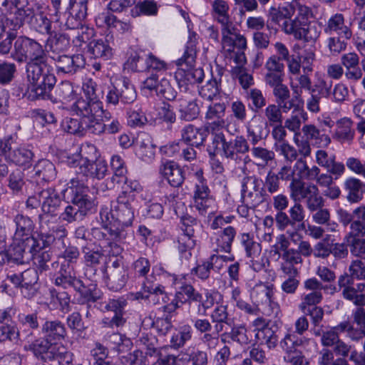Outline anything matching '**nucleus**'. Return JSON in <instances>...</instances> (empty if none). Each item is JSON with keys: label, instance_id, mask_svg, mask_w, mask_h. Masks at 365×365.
<instances>
[{"label": "nucleus", "instance_id": "f257e3e1", "mask_svg": "<svg viewBox=\"0 0 365 365\" xmlns=\"http://www.w3.org/2000/svg\"><path fill=\"white\" fill-rule=\"evenodd\" d=\"M14 47L13 58L19 63L27 61L28 99L43 98L56 82L52 66L48 63L46 50L40 43L26 36L19 37Z\"/></svg>", "mask_w": 365, "mask_h": 365}, {"label": "nucleus", "instance_id": "f03ea898", "mask_svg": "<svg viewBox=\"0 0 365 365\" xmlns=\"http://www.w3.org/2000/svg\"><path fill=\"white\" fill-rule=\"evenodd\" d=\"M2 6L6 11V21L12 26V30H17L27 22L39 33L51 34V21L41 13L35 14L28 0H4Z\"/></svg>", "mask_w": 365, "mask_h": 365}, {"label": "nucleus", "instance_id": "7ed1b4c3", "mask_svg": "<svg viewBox=\"0 0 365 365\" xmlns=\"http://www.w3.org/2000/svg\"><path fill=\"white\" fill-rule=\"evenodd\" d=\"M73 189L71 203L66 207L60 218L69 223L82 221L86 216L92 214L96 209V199L87 186L81 184L78 180H71Z\"/></svg>", "mask_w": 365, "mask_h": 365}, {"label": "nucleus", "instance_id": "20e7f679", "mask_svg": "<svg viewBox=\"0 0 365 365\" xmlns=\"http://www.w3.org/2000/svg\"><path fill=\"white\" fill-rule=\"evenodd\" d=\"M297 14L290 21H284L280 25L282 31L295 40L314 44L320 36L321 31L314 22H309L312 16L311 9L305 5L297 4Z\"/></svg>", "mask_w": 365, "mask_h": 365}, {"label": "nucleus", "instance_id": "39448f33", "mask_svg": "<svg viewBox=\"0 0 365 365\" xmlns=\"http://www.w3.org/2000/svg\"><path fill=\"white\" fill-rule=\"evenodd\" d=\"M196 34L190 33L183 56L177 61V65L186 66V69L178 68L175 72V80L180 88L187 89L188 85L200 82L204 76L202 69H193L196 58Z\"/></svg>", "mask_w": 365, "mask_h": 365}, {"label": "nucleus", "instance_id": "423d86ee", "mask_svg": "<svg viewBox=\"0 0 365 365\" xmlns=\"http://www.w3.org/2000/svg\"><path fill=\"white\" fill-rule=\"evenodd\" d=\"M337 283L343 298L358 307L352 313L354 322L358 325L364 324L365 309L363 307L365 306V283H358L354 287V280L347 273L341 274Z\"/></svg>", "mask_w": 365, "mask_h": 365}, {"label": "nucleus", "instance_id": "0eeeda50", "mask_svg": "<svg viewBox=\"0 0 365 365\" xmlns=\"http://www.w3.org/2000/svg\"><path fill=\"white\" fill-rule=\"evenodd\" d=\"M29 346L35 356L43 362L57 359L70 364L73 360L72 354L63 344L52 342L45 336L35 340Z\"/></svg>", "mask_w": 365, "mask_h": 365}, {"label": "nucleus", "instance_id": "6e6552de", "mask_svg": "<svg viewBox=\"0 0 365 365\" xmlns=\"http://www.w3.org/2000/svg\"><path fill=\"white\" fill-rule=\"evenodd\" d=\"M88 108L83 99H78L73 106V109L81 117V126L83 131L99 135L106 130V124L102 122L101 117L103 113V108L99 104H94Z\"/></svg>", "mask_w": 365, "mask_h": 365}, {"label": "nucleus", "instance_id": "1a4fd4ad", "mask_svg": "<svg viewBox=\"0 0 365 365\" xmlns=\"http://www.w3.org/2000/svg\"><path fill=\"white\" fill-rule=\"evenodd\" d=\"M304 288L308 292L302 294L299 309L305 312L308 309L317 306L323 299L322 290H327L331 294L339 292V286L331 284L324 285L315 277L306 279L304 282Z\"/></svg>", "mask_w": 365, "mask_h": 365}, {"label": "nucleus", "instance_id": "9d476101", "mask_svg": "<svg viewBox=\"0 0 365 365\" xmlns=\"http://www.w3.org/2000/svg\"><path fill=\"white\" fill-rule=\"evenodd\" d=\"M45 247V242L42 239L36 237H26L16 239L6 250L7 262L14 264H24L30 259L31 252L38 251V249Z\"/></svg>", "mask_w": 365, "mask_h": 365}, {"label": "nucleus", "instance_id": "9b49d317", "mask_svg": "<svg viewBox=\"0 0 365 365\" xmlns=\"http://www.w3.org/2000/svg\"><path fill=\"white\" fill-rule=\"evenodd\" d=\"M127 301L123 297L108 299L100 303L101 311L107 314L101 321L103 327L115 329L123 327L125 323V307Z\"/></svg>", "mask_w": 365, "mask_h": 365}, {"label": "nucleus", "instance_id": "f8f14e48", "mask_svg": "<svg viewBox=\"0 0 365 365\" xmlns=\"http://www.w3.org/2000/svg\"><path fill=\"white\" fill-rule=\"evenodd\" d=\"M207 152L211 158L220 155L235 163H240L242 161V156L237 153L234 141L227 142L222 133H217L212 137V142L207 147Z\"/></svg>", "mask_w": 365, "mask_h": 365}, {"label": "nucleus", "instance_id": "ddd939ff", "mask_svg": "<svg viewBox=\"0 0 365 365\" xmlns=\"http://www.w3.org/2000/svg\"><path fill=\"white\" fill-rule=\"evenodd\" d=\"M222 46L227 53L234 52L235 48L245 50L247 48V39L240 34V30L230 20L222 24Z\"/></svg>", "mask_w": 365, "mask_h": 365}, {"label": "nucleus", "instance_id": "4468645a", "mask_svg": "<svg viewBox=\"0 0 365 365\" xmlns=\"http://www.w3.org/2000/svg\"><path fill=\"white\" fill-rule=\"evenodd\" d=\"M194 176L196 179L193 195L195 207L201 215H205L212 207L214 200L210 197V190L203 176L202 170H197Z\"/></svg>", "mask_w": 365, "mask_h": 365}, {"label": "nucleus", "instance_id": "2eb2a0df", "mask_svg": "<svg viewBox=\"0 0 365 365\" xmlns=\"http://www.w3.org/2000/svg\"><path fill=\"white\" fill-rule=\"evenodd\" d=\"M105 274L107 287L114 292L120 290L128 279V269L120 259H115L111 264L106 267Z\"/></svg>", "mask_w": 365, "mask_h": 365}, {"label": "nucleus", "instance_id": "dca6fc26", "mask_svg": "<svg viewBox=\"0 0 365 365\" xmlns=\"http://www.w3.org/2000/svg\"><path fill=\"white\" fill-rule=\"evenodd\" d=\"M259 186V180L255 176H248L242 179V201L251 206L252 209H255L264 200L262 189H260Z\"/></svg>", "mask_w": 365, "mask_h": 365}, {"label": "nucleus", "instance_id": "f3484780", "mask_svg": "<svg viewBox=\"0 0 365 365\" xmlns=\"http://www.w3.org/2000/svg\"><path fill=\"white\" fill-rule=\"evenodd\" d=\"M344 242L352 255L361 257L365 255V228L358 222H352L350 231L345 235Z\"/></svg>", "mask_w": 365, "mask_h": 365}, {"label": "nucleus", "instance_id": "a211bd4d", "mask_svg": "<svg viewBox=\"0 0 365 365\" xmlns=\"http://www.w3.org/2000/svg\"><path fill=\"white\" fill-rule=\"evenodd\" d=\"M240 242L245 250L246 256L250 259L252 268L256 272L262 270L264 264L261 245L254 240L252 235L246 232L240 235Z\"/></svg>", "mask_w": 365, "mask_h": 365}, {"label": "nucleus", "instance_id": "6ab92c4d", "mask_svg": "<svg viewBox=\"0 0 365 365\" xmlns=\"http://www.w3.org/2000/svg\"><path fill=\"white\" fill-rule=\"evenodd\" d=\"M133 201L118 196L115 204L111 209V217L115 222L123 226L130 225L134 219Z\"/></svg>", "mask_w": 365, "mask_h": 365}, {"label": "nucleus", "instance_id": "aec40b11", "mask_svg": "<svg viewBox=\"0 0 365 365\" xmlns=\"http://www.w3.org/2000/svg\"><path fill=\"white\" fill-rule=\"evenodd\" d=\"M225 110V103H214L207 106L205 119L211 121L209 128L212 136H215L217 133H222L221 130L225 127L226 122L224 119Z\"/></svg>", "mask_w": 365, "mask_h": 365}, {"label": "nucleus", "instance_id": "412c9836", "mask_svg": "<svg viewBox=\"0 0 365 365\" xmlns=\"http://www.w3.org/2000/svg\"><path fill=\"white\" fill-rule=\"evenodd\" d=\"M55 284L59 288L73 289L75 291H81L83 288V282L76 277L74 267L68 265H61L55 279Z\"/></svg>", "mask_w": 365, "mask_h": 365}, {"label": "nucleus", "instance_id": "4be33fe9", "mask_svg": "<svg viewBox=\"0 0 365 365\" xmlns=\"http://www.w3.org/2000/svg\"><path fill=\"white\" fill-rule=\"evenodd\" d=\"M108 165L103 160H90L88 157L82 158L78 173L91 178L103 179L108 173Z\"/></svg>", "mask_w": 365, "mask_h": 365}, {"label": "nucleus", "instance_id": "5701e85b", "mask_svg": "<svg viewBox=\"0 0 365 365\" xmlns=\"http://www.w3.org/2000/svg\"><path fill=\"white\" fill-rule=\"evenodd\" d=\"M311 342V339L304 336L299 337L292 329H288L279 341V346L286 353L290 354L300 349H305Z\"/></svg>", "mask_w": 365, "mask_h": 365}, {"label": "nucleus", "instance_id": "b1692460", "mask_svg": "<svg viewBox=\"0 0 365 365\" xmlns=\"http://www.w3.org/2000/svg\"><path fill=\"white\" fill-rule=\"evenodd\" d=\"M54 60L58 71L64 73L73 74L79 69L83 68L86 64L85 58L82 54L61 55Z\"/></svg>", "mask_w": 365, "mask_h": 365}, {"label": "nucleus", "instance_id": "393cba45", "mask_svg": "<svg viewBox=\"0 0 365 365\" xmlns=\"http://www.w3.org/2000/svg\"><path fill=\"white\" fill-rule=\"evenodd\" d=\"M316 163L327 170L329 173L337 177H339L345 172V166L342 163L335 160V155H329V153L322 149L318 150L315 154Z\"/></svg>", "mask_w": 365, "mask_h": 365}, {"label": "nucleus", "instance_id": "a878e982", "mask_svg": "<svg viewBox=\"0 0 365 365\" xmlns=\"http://www.w3.org/2000/svg\"><path fill=\"white\" fill-rule=\"evenodd\" d=\"M201 299V294L197 292L191 284H185L180 288V291L176 292L175 299L168 305L163 307L165 312H172L180 307L181 304L188 300L190 302H197Z\"/></svg>", "mask_w": 365, "mask_h": 365}, {"label": "nucleus", "instance_id": "bb28decb", "mask_svg": "<svg viewBox=\"0 0 365 365\" xmlns=\"http://www.w3.org/2000/svg\"><path fill=\"white\" fill-rule=\"evenodd\" d=\"M290 197L294 200H304L307 203L309 199H312L319 193L317 185L313 183L306 184L304 181L295 180L290 182L289 186Z\"/></svg>", "mask_w": 365, "mask_h": 365}, {"label": "nucleus", "instance_id": "cd10ccee", "mask_svg": "<svg viewBox=\"0 0 365 365\" xmlns=\"http://www.w3.org/2000/svg\"><path fill=\"white\" fill-rule=\"evenodd\" d=\"M324 31L327 34H336L345 39H350L352 36L351 29L345 25L344 17L341 14H335L327 20Z\"/></svg>", "mask_w": 365, "mask_h": 365}, {"label": "nucleus", "instance_id": "c85d7f7f", "mask_svg": "<svg viewBox=\"0 0 365 365\" xmlns=\"http://www.w3.org/2000/svg\"><path fill=\"white\" fill-rule=\"evenodd\" d=\"M236 234V229L232 226H227L216 234L212 240L214 251L230 253Z\"/></svg>", "mask_w": 365, "mask_h": 365}, {"label": "nucleus", "instance_id": "c756f323", "mask_svg": "<svg viewBox=\"0 0 365 365\" xmlns=\"http://www.w3.org/2000/svg\"><path fill=\"white\" fill-rule=\"evenodd\" d=\"M160 173L168 183L175 187L181 186L185 180L182 169L173 161L163 163L160 168Z\"/></svg>", "mask_w": 365, "mask_h": 365}, {"label": "nucleus", "instance_id": "7c9ffc66", "mask_svg": "<svg viewBox=\"0 0 365 365\" xmlns=\"http://www.w3.org/2000/svg\"><path fill=\"white\" fill-rule=\"evenodd\" d=\"M42 210L45 213L54 215L61 203L58 192L53 187L43 190L38 193Z\"/></svg>", "mask_w": 365, "mask_h": 365}, {"label": "nucleus", "instance_id": "2f4dec72", "mask_svg": "<svg viewBox=\"0 0 365 365\" xmlns=\"http://www.w3.org/2000/svg\"><path fill=\"white\" fill-rule=\"evenodd\" d=\"M354 134L352 120L344 117L336 122V130L332 137L341 143H350L354 139Z\"/></svg>", "mask_w": 365, "mask_h": 365}, {"label": "nucleus", "instance_id": "473e14b6", "mask_svg": "<svg viewBox=\"0 0 365 365\" xmlns=\"http://www.w3.org/2000/svg\"><path fill=\"white\" fill-rule=\"evenodd\" d=\"M178 102L180 119L190 121L197 118L200 113V108L195 100L185 96L179 98Z\"/></svg>", "mask_w": 365, "mask_h": 365}, {"label": "nucleus", "instance_id": "72a5a7b5", "mask_svg": "<svg viewBox=\"0 0 365 365\" xmlns=\"http://www.w3.org/2000/svg\"><path fill=\"white\" fill-rule=\"evenodd\" d=\"M282 262L281 264L282 271L289 276H295L297 274V269L295 267L296 264H302L303 259L299 256V252L297 250L289 249L286 250V252H283L282 255Z\"/></svg>", "mask_w": 365, "mask_h": 365}, {"label": "nucleus", "instance_id": "f704fd0d", "mask_svg": "<svg viewBox=\"0 0 365 365\" xmlns=\"http://www.w3.org/2000/svg\"><path fill=\"white\" fill-rule=\"evenodd\" d=\"M302 132L309 140H314L318 148H327L331 143L330 136L322 133L317 126L313 124H306L302 127Z\"/></svg>", "mask_w": 365, "mask_h": 365}, {"label": "nucleus", "instance_id": "c9c22d12", "mask_svg": "<svg viewBox=\"0 0 365 365\" xmlns=\"http://www.w3.org/2000/svg\"><path fill=\"white\" fill-rule=\"evenodd\" d=\"M42 248L41 247L38 249V251L31 252L30 259H33L34 264L36 268V271L42 273L50 269V266L56 269L59 265L58 262H51V255L48 251H41Z\"/></svg>", "mask_w": 365, "mask_h": 365}, {"label": "nucleus", "instance_id": "e433bc0d", "mask_svg": "<svg viewBox=\"0 0 365 365\" xmlns=\"http://www.w3.org/2000/svg\"><path fill=\"white\" fill-rule=\"evenodd\" d=\"M223 297L220 292L212 290H207L205 296L201 295V299L197 300V314L200 316H206L207 312L213 307L217 306L222 302Z\"/></svg>", "mask_w": 365, "mask_h": 365}, {"label": "nucleus", "instance_id": "4c0bfd02", "mask_svg": "<svg viewBox=\"0 0 365 365\" xmlns=\"http://www.w3.org/2000/svg\"><path fill=\"white\" fill-rule=\"evenodd\" d=\"M43 336L52 341H58L65 338L66 329L64 324L58 321H46L41 329Z\"/></svg>", "mask_w": 365, "mask_h": 365}, {"label": "nucleus", "instance_id": "58836bf2", "mask_svg": "<svg viewBox=\"0 0 365 365\" xmlns=\"http://www.w3.org/2000/svg\"><path fill=\"white\" fill-rule=\"evenodd\" d=\"M181 140L191 146L198 147L203 143L205 134L200 128L189 124L181 130Z\"/></svg>", "mask_w": 365, "mask_h": 365}, {"label": "nucleus", "instance_id": "ea45409f", "mask_svg": "<svg viewBox=\"0 0 365 365\" xmlns=\"http://www.w3.org/2000/svg\"><path fill=\"white\" fill-rule=\"evenodd\" d=\"M308 120V114L304 109L295 108V111H292L291 115L284 120V126L294 135H299L300 128L302 123Z\"/></svg>", "mask_w": 365, "mask_h": 365}, {"label": "nucleus", "instance_id": "a19ab883", "mask_svg": "<svg viewBox=\"0 0 365 365\" xmlns=\"http://www.w3.org/2000/svg\"><path fill=\"white\" fill-rule=\"evenodd\" d=\"M88 51L94 58H100L104 60H108L113 56L111 47L106 41L102 39L91 41L88 44Z\"/></svg>", "mask_w": 365, "mask_h": 365}, {"label": "nucleus", "instance_id": "79ce46f5", "mask_svg": "<svg viewBox=\"0 0 365 365\" xmlns=\"http://www.w3.org/2000/svg\"><path fill=\"white\" fill-rule=\"evenodd\" d=\"M34 175L44 181H51L56 175L54 165L48 160L42 159L34 167Z\"/></svg>", "mask_w": 365, "mask_h": 365}, {"label": "nucleus", "instance_id": "37998d69", "mask_svg": "<svg viewBox=\"0 0 365 365\" xmlns=\"http://www.w3.org/2000/svg\"><path fill=\"white\" fill-rule=\"evenodd\" d=\"M228 339L239 343L241 346L247 345L251 341L248 335V331L243 324L233 327L230 332L225 333L222 335V341H226Z\"/></svg>", "mask_w": 365, "mask_h": 365}, {"label": "nucleus", "instance_id": "c03bdc74", "mask_svg": "<svg viewBox=\"0 0 365 365\" xmlns=\"http://www.w3.org/2000/svg\"><path fill=\"white\" fill-rule=\"evenodd\" d=\"M211 11L214 19L220 24L230 21V6L225 0H213L210 2Z\"/></svg>", "mask_w": 365, "mask_h": 365}, {"label": "nucleus", "instance_id": "a18cd8bd", "mask_svg": "<svg viewBox=\"0 0 365 365\" xmlns=\"http://www.w3.org/2000/svg\"><path fill=\"white\" fill-rule=\"evenodd\" d=\"M262 115L266 124L269 126L282 123L283 122V111L279 103L267 105L262 110Z\"/></svg>", "mask_w": 365, "mask_h": 365}, {"label": "nucleus", "instance_id": "49530a36", "mask_svg": "<svg viewBox=\"0 0 365 365\" xmlns=\"http://www.w3.org/2000/svg\"><path fill=\"white\" fill-rule=\"evenodd\" d=\"M34 156V154L31 150L19 147L9 154L8 160L19 166H27L30 165Z\"/></svg>", "mask_w": 365, "mask_h": 365}, {"label": "nucleus", "instance_id": "de8ad7c7", "mask_svg": "<svg viewBox=\"0 0 365 365\" xmlns=\"http://www.w3.org/2000/svg\"><path fill=\"white\" fill-rule=\"evenodd\" d=\"M251 296L258 305L267 304L273 297V285L263 283L257 284L253 288Z\"/></svg>", "mask_w": 365, "mask_h": 365}, {"label": "nucleus", "instance_id": "09e8293b", "mask_svg": "<svg viewBox=\"0 0 365 365\" xmlns=\"http://www.w3.org/2000/svg\"><path fill=\"white\" fill-rule=\"evenodd\" d=\"M55 98L57 101L63 104L73 101L76 98V92L73 85L69 81H62L56 88Z\"/></svg>", "mask_w": 365, "mask_h": 365}, {"label": "nucleus", "instance_id": "8fccbe9b", "mask_svg": "<svg viewBox=\"0 0 365 365\" xmlns=\"http://www.w3.org/2000/svg\"><path fill=\"white\" fill-rule=\"evenodd\" d=\"M46 43L53 52H63L70 47V39L66 34L51 33Z\"/></svg>", "mask_w": 365, "mask_h": 365}, {"label": "nucleus", "instance_id": "3c124183", "mask_svg": "<svg viewBox=\"0 0 365 365\" xmlns=\"http://www.w3.org/2000/svg\"><path fill=\"white\" fill-rule=\"evenodd\" d=\"M143 288L145 292L149 293L146 297L153 304H163L167 303L168 297L166 294L158 287H155L153 282L143 283ZM164 309V308H163ZM165 311V309H163Z\"/></svg>", "mask_w": 365, "mask_h": 365}, {"label": "nucleus", "instance_id": "603ef678", "mask_svg": "<svg viewBox=\"0 0 365 365\" xmlns=\"http://www.w3.org/2000/svg\"><path fill=\"white\" fill-rule=\"evenodd\" d=\"M310 73H303V74L296 75L295 80L297 83H294L292 81L290 83V87L295 94V98L301 100V94L302 89L305 91H312V80L309 77Z\"/></svg>", "mask_w": 365, "mask_h": 365}, {"label": "nucleus", "instance_id": "864d4df0", "mask_svg": "<svg viewBox=\"0 0 365 365\" xmlns=\"http://www.w3.org/2000/svg\"><path fill=\"white\" fill-rule=\"evenodd\" d=\"M140 139L137 153L143 160L150 162L155 157V147L153 145L150 138L148 135H142Z\"/></svg>", "mask_w": 365, "mask_h": 365}, {"label": "nucleus", "instance_id": "5fc2aeb1", "mask_svg": "<svg viewBox=\"0 0 365 365\" xmlns=\"http://www.w3.org/2000/svg\"><path fill=\"white\" fill-rule=\"evenodd\" d=\"M15 222L16 225V237H34V236H30L33 230L34 225L29 217L22 215H18L15 217Z\"/></svg>", "mask_w": 365, "mask_h": 365}, {"label": "nucleus", "instance_id": "6e6d98bb", "mask_svg": "<svg viewBox=\"0 0 365 365\" xmlns=\"http://www.w3.org/2000/svg\"><path fill=\"white\" fill-rule=\"evenodd\" d=\"M345 188L348 190L347 200L351 202H357L362 197V183L356 178H350L345 182Z\"/></svg>", "mask_w": 365, "mask_h": 365}, {"label": "nucleus", "instance_id": "4d7b16f0", "mask_svg": "<svg viewBox=\"0 0 365 365\" xmlns=\"http://www.w3.org/2000/svg\"><path fill=\"white\" fill-rule=\"evenodd\" d=\"M158 13V6L155 2L153 1L145 0L135 4L130 9V15L133 17H138L141 14L147 16H154Z\"/></svg>", "mask_w": 365, "mask_h": 365}, {"label": "nucleus", "instance_id": "13d9d810", "mask_svg": "<svg viewBox=\"0 0 365 365\" xmlns=\"http://www.w3.org/2000/svg\"><path fill=\"white\" fill-rule=\"evenodd\" d=\"M250 152L252 157L257 160V165H267L275 158L273 150L259 146L253 145L250 149Z\"/></svg>", "mask_w": 365, "mask_h": 365}, {"label": "nucleus", "instance_id": "bf43d9fd", "mask_svg": "<svg viewBox=\"0 0 365 365\" xmlns=\"http://www.w3.org/2000/svg\"><path fill=\"white\" fill-rule=\"evenodd\" d=\"M83 259L87 267L95 268L101 264L104 259V255L99 250H94L88 247L82 249Z\"/></svg>", "mask_w": 365, "mask_h": 365}, {"label": "nucleus", "instance_id": "052dcab7", "mask_svg": "<svg viewBox=\"0 0 365 365\" xmlns=\"http://www.w3.org/2000/svg\"><path fill=\"white\" fill-rule=\"evenodd\" d=\"M133 269L137 277L145 279L143 283L153 282L148 279V274L150 272V263L148 259L145 257L138 258L133 262Z\"/></svg>", "mask_w": 365, "mask_h": 365}, {"label": "nucleus", "instance_id": "680f3d73", "mask_svg": "<svg viewBox=\"0 0 365 365\" xmlns=\"http://www.w3.org/2000/svg\"><path fill=\"white\" fill-rule=\"evenodd\" d=\"M255 337L259 344H265L269 349L276 347L279 341L277 335L270 327L263 331L256 332Z\"/></svg>", "mask_w": 365, "mask_h": 365}, {"label": "nucleus", "instance_id": "e2e57ef3", "mask_svg": "<svg viewBox=\"0 0 365 365\" xmlns=\"http://www.w3.org/2000/svg\"><path fill=\"white\" fill-rule=\"evenodd\" d=\"M83 91L86 99H83V98H81L80 99H83L84 103L88 105V108L93 107L94 104H99V107L103 108L102 102L98 99V96L96 94V88L93 82L90 81L84 83L83 85Z\"/></svg>", "mask_w": 365, "mask_h": 365}, {"label": "nucleus", "instance_id": "0e129e2a", "mask_svg": "<svg viewBox=\"0 0 365 365\" xmlns=\"http://www.w3.org/2000/svg\"><path fill=\"white\" fill-rule=\"evenodd\" d=\"M219 82L215 78H211L200 87L199 93L203 98L210 101L219 93Z\"/></svg>", "mask_w": 365, "mask_h": 365}, {"label": "nucleus", "instance_id": "69168bd1", "mask_svg": "<svg viewBox=\"0 0 365 365\" xmlns=\"http://www.w3.org/2000/svg\"><path fill=\"white\" fill-rule=\"evenodd\" d=\"M158 95H161L163 98L168 101H173L176 98L177 91L171 85L170 81L166 77H162L158 83Z\"/></svg>", "mask_w": 365, "mask_h": 365}, {"label": "nucleus", "instance_id": "338daca9", "mask_svg": "<svg viewBox=\"0 0 365 365\" xmlns=\"http://www.w3.org/2000/svg\"><path fill=\"white\" fill-rule=\"evenodd\" d=\"M264 128L262 123L253 121L247 126V137L252 145H256L263 139Z\"/></svg>", "mask_w": 365, "mask_h": 365}, {"label": "nucleus", "instance_id": "774afa93", "mask_svg": "<svg viewBox=\"0 0 365 365\" xmlns=\"http://www.w3.org/2000/svg\"><path fill=\"white\" fill-rule=\"evenodd\" d=\"M274 150L288 163H291L298 160L297 149L288 142L279 145L277 147L274 148Z\"/></svg>", "mask_w": 365, "mask_h": 365}]
</instances>
